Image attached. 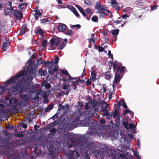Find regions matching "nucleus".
I'll return each instance as SVG.
<instances>
[{"mask_svg": "<svg viewBox=\"0 0 159 159\" xmlns=\"http://www.w3.org/2000/svg\"><path fill=\"white\" fill-rule=\"evenodd\" d=\"M59 130H49L50 133L47 136H40L37 138L36 140L42 146H47L49 152L52 154L55 153L56 148L53 145L60 143V142L56 138L55 134Z\"/></svg>", "mask_w": 159, "mask_h": 159, "instance_id": "f257e3e1", "label": "nucleus"}, {"mask_svg": "<svg viewBox=\"0 0 159 159\" xmlns=\"http://www.w3.org/2000/svg\"><path fill=\"white\" fill-rule=\"evenodd\" d=\"M74 134L72 133L67 132L64 137V140L67 141L68 146L70 148H74V149L77 150L78 149L80 150H84L87 147L86 143L85 136L83 135H79L76 139H74Z\"/></svg>", "mask_w": 159, "mask_h": 159, "instance_id": "f03ea898", "label": "nucleus"}, {"mask_svg": "<svg viewBox=\"0 0 159 159\" xmlns=\"http://www.w3.org/2000/svg\"><path fill=\"white\" fill-rule=\"evenodd\" d=\"M34 75L33 68H28L25 72L24 71L20 72L16 76L13 77L6 81L5 83L7 86L11 84H13L21 77H22V78L25 79L26 82L27 81H31L34 76Z\"/></svg>", "mask_w": 159, "mask_h": 159, "instance_id": "7ed1b4c3", "label": "nucleus"}, {"mask_svg": "<svg viewBox=\"0 0 159 159\" xmlns=\"http://www.w3.org/2000/svg\"><path fill=\"white\" fill-rule=\"evenodd\" d=\"M20 145V142L18 141L13 142L10 143H6L5 145L1 146L2 150L0 152L5 156L10 158L14 157L18 153V151L15 148Z\"/></svg>", "mask_w": 159, "mask_h": 159, "instance_id": "20e7f679", "label": "nucleus"}, {"mask_svg": "<svg viewBox=\"0 0 159 159\" xmlns=\"http://www.w3.org/2000/svg\"><path fill=\"white\" fill-rule=\"evenodd\" d=\"M121 130H92V131L89 132L90 135L95 136L97 135L101 136L111 137V139L114 140L118 137V131Z\"/></svg>", "mask_w": 159, "mask_h": 159, "instance_id": "39448f33", "label": "nucleus"}, {"mask_svg": "<svg viewBox=\"0 0 159 159\" xmlns=\"http://www.w3.org/2000/svg\"><path fill=\"white\" fill-rule=\"evenodd\" d=\"M25 79L21 78L19 79L14 86L8 89L12 90L14 92H15L19 91L20 96H21V94H23V91H27L28 89V87L25 84Z\"/></svg>", "mask_w": 159, "mask_h": 159, "instance_id": "423d86ee", "label": "nucleus"}, {"mask_svg": "<svg viewBox=\"0 0 159 159\" xmlns=\"http://www.w3.org/2000/svg\"><path fill=\"white\" fill-rule=\"evenodd\" d=\"M126 68L122 66V64L118 62L117 61H114L113 65V71L116 70L115 73L123 74L125 71Z\"/></svg>", "mask_w": 159, "mask_h": 159, "instance_id": "0eeeda50", "label": "nucleus"}, {"mask_svg": "<svg viewBox=\"0 0 159 159\" xmlns=\"http://www.w3.org/2000/svg\"><path fill=\"white\" fill-rule=\"evenodd\" d=\"M62 39L61 38L56 37L51 39L49 43V46L51 48V49L55 50L56 49V46L59 45Z\"/></svg>", "mask_w": 159, "mask_h": 159, "instance_id": "6e6552de", "label": "nucleus"}, {"mask_svg": "<svg viewBox=\"0 0 159 159\" xmlns=\"http://www.w3.org/2000/svg\"><path fill=\"white\" fill-rule=\"evenodd\" d=\"M122 125L126 129H135L136 125L133 123H129L126 119H123L121 120Z\"/></svg>", "mask_w": 159, "mask_h": 159, "instance_id": "1a4fd4ad", "label": "nucleus"}, {"mask_svg": "<svg viewBox=\"0 0 159 159\" xmlns=\"http://www.w3.org/2000/svg\"><path fill=\"white\" fill-rule=\"evenodd\" d=\"M84 126H88V129H101L100 126L94 121L91 122L88 120L87 123H85Z\"/></svg>", "mask_w": 159, "mask_h": 159, "instance_id": "9d476101", "label": "nucleus"}, {"mask_svg": "<svg viewBox=\"0 0 159 159\" xmlns=\"http://www.w3.org/2000/svg\"><path fill=\"white\" fill-rule=\"evenodd\" d=\"M102 151L103 153L106 154L109 157H111L112 159H114L116 158L115 155L113 153L112 150L110 149L108 146H104L102 148Z\"/></svg>", "mask_w": 159, "mask_h": 159, "instance_id": "9b49d317", "label": "nucleus"}, {"mask_svg": "<svg viewBox=\"0 0 159 159\" xmlns=\"http://www.w3.org/2000/svg\"><path fill=\"white\" fill-rule=\"evenodd\" d=\"M79 156V154L76 150L73 151L70 150L67 154L68 159H77V158Z\"/></svg>", "mask_w": 159, "mask_h": 159, "instance_id": "f8f14e48", "label": "nucleus"}, {"mask_svg": "<svg viewBox=\"0 0 159 159\" xmlns=\"http://www.w3.org/2000/svg\"><path fill=\"white\" fill-rule=\"evenodd\" d=\"M20 11L16 10H14L13 11L14 16L15 17L17 20H21L23 17V14Z\"/></svg>", "mask_w": 159, "mask_h": 159, "instance_id": "ddd939ff", "label": "nucleus"}, {"mask_svg": "<svg viewBox=\"0 0 159 159\" xmlns=\"http://www.w3.org/2000/svg\"><path fill=\"white\" fill-rule=\"evenodd\" d=\"M76 7L80 11V12L82 14V15L87 20H89L90 19V17L91 16L90 15L86 14L82 7L78 5H77Z\"/></svg>", "mask_w": 159, "mask_h": 159, "instance_id": "4468645a", "label": "nucleus"}, {"mask_svg": "<svg viewBox=\"0 0 159 159\" xmlns=\"http://www.w3.org/2000/svg\"><path fill=\"white\" fill-rule=\"evenodd\" d=\"M87 144V147H86L84 150L85 149V148L87 147H88V148L90 149L91 151H92L94 153H99V151L96 148H95V147H94V144L93 143H89V144H87Z\"/></svg>", "mask_w": 159, "mask_h": 159, "instance_id": "2eb2a0df", "label": "nucleus"}, {"mask_svg": "<svg viewBox=\"0 0 159 159\" xmlns=\"http://www.w3.org/2000/svg\"><path fill=\"white\" fill-rule=\"evenodd\" d=\"M24 131L19 132L17 133H16L14 135L15 137H18L19 138H22L24 137V134H28L29 133H30V132L32 131V130H29L28 131Z\"/></svg>", "mask_w": 159, "mask_h": 159, "instance_id": "dca6fc26", "label": "nucleus"}, {"mask_svg": "<svg viewBox=\"0 0 159 159\" xmlns=\"http://www.w3.org/2000/svg\"><path fill=\"white\" fill-rule=\"evenodd\" d=\"M80 115H78L76 118L70 123V125L71 126V127L74 128H76L77 127V122L80 120Z\"/></svg>", "mask_w": 159, "mask_h": 159, "instance_id": "f3484780", "label": "nucleus"}, {"mask_svg": "<svg viewBox=\"0 0 159 159\" xmlns=\"http://www.w3.org/2000/svg\"><path fill=\"white\" fill-rule=\"evenodd\" d=\"M27 24H24L22 26L21 30L20 32V34L21 35H22L24 34L27 31L28 29L27 27Z\"/></svg>", "mask_w": 159, "mask_h": 159, "instance_id": "a211bd4d", "label": "nucleus"}, {"mask_svg": "<svg viewBox=\"0 0 159 159\" xmlns=\"http://www.w3.org/2000/svg\"><path fill=\"white\" fill-rule=\"evenodd\" d=\"M122 77H121L120 74H117V73H115V76L114 77V84H117L118 83H119Z\"/></svg>", "mask_w": 159, "mask_h": 159, "instance_id": "6ab92c4d", "label": "nucleus"}, {"mask_svg": "<svg viewBox=\"0 0 159 159\" xmlns=\"http://www.w3.org/2000/svg\"><path fill=\"white\" fill-rule=\"evenodd\" d=\"M58 125V122L55 120L53 121L52 123L49 124L48 125V127H45L43 128L42 129L41 128L40 129H50L52 128L53 127H54L55 126L57 125Z\"/></svg>", "mask_w": 159, "mask_h": 159, "instance_id": "aec40b11", "label": "nucleus"}, {"mask_svg": "<svg viewBox=\"0 0 159 159\" xmlns=\"http://www.w3.org/2000/svg\"><path fill=\"white\" fill-rule=\"evenodd\" d=\"M41 87L44 86L46 89H48L51 87L50 84L47 83L46 80H44L41 84Z\"/></svg>", "mask_w": 159, "mask_h": 159, "instance_id": "412c9836", "label": "nucleus"}, {"mask_svg": "<svg viewBox=\"0 0 159 159\" xmlns=\"http://www.w3.org/2000/svg\"><path fill=\"white\" fill-rule=\"evenodd\" d=\"M35 33L39 35L40 36H43L44 35V32L42 29L40 27H37L36 29Z\"/></svg>", "mask_w": 159, "mask_h": 159, "instance_id": "4be33fe9", "label": "nucleus"}, {"mask_svg": "<svg viewBox=\"0 0 159 159\" xmlns=\"http://www.w3.org/2000/svg\"><path fill=\"white\" fill-rule=\"evenodd\" d=\"M10 43V41L9 40V39H7L6 42H4L2 44V49L4 51H5L6 50V48H7V46L8 44Z\"/></svg>", "mask_w": 159, "mask_h": 159, "instance_id": "5701e85b", "label": "nucleus"}, {"mask_svg": "<svg viewBox=\"0 0 159 159\" xmlns=\"http://www.w3.org/2000/svg\"><path fill=\"white\" fill-rule=\"evenodd\" d=\"M105 11H102V10H98L97 11L96 13L100 14L99 16V18H103L107 15V12Z\"/></svg>", "mask_w": 159, "mask_h": 159, "instance_id": "b1692460", "label": "nucleus"}, {"mask_svg": "<svg viewBox=\"0 0 159 159\" xmlns=\"http://www.w3.org/2000/svg\"><path fill=\"white\" fill-rule=\"evenodd\" d=\"M58 30L61 32L64 31L66 29V25L64 24H62L59 25L58 26Z\"/></svg>", "mask_w": 159, "mask_h": 159, "instance_id": "393cba45", "label": "nucleus"}, {"mask_svg": "<svg viewBox=\"0 0 159 159\" xmlns=\"http://www.w3.org/2000/svg\"><path fill=\"white\" fill-rule=\"evenodd\" d=\"M97 76V73L94 70H92L91 73L90 78L93 81H94L97 80L98 79L96 78Z\"/></svg>", "mask_w": 159, "mask_h": 159, "instance_id": "a878e982", "label": "nucleus"}, {"mask_svg": "<svg viewBox=\"0 0 159 159\" xmlns=\"http://www.w3.org/2000/svg\"><path fill=\"white\" fill-rule=\"evenodd\" d=\"M111 112L113 118H116V116L120 115L117 108H115L114 111H112Z\"/></svg>", "mask_w": 159, "mask_h": 159, "instance_id": "bb28decb", "label": "nucleus"}, {"mask_svg": "<svg viewBox=\"0 0 159 159\" xmlns=\"http://www.w3.org/2000/svg\"><path fill=\"white\" fill-rule=\"evenodd\" d=\"M71 11L73 12L74 14L78 17L80 18V16L78 13L76 9L73 6H71Z\"/></svg>", "mask_w": 159, "mask_h": 159, "instance_id": "cd10ccee", "label": "nucleus"}, {"mask_svg": "<svg viewBox=\"0 0 159 159\" xmlns=\"http://www.w3.org/2000/svg\"><path fill=\"white\" fill-rule=\"evenodd\" d=\"M27 5V3L26 2H25L23 3H19V6H18V7L19 9L22 11L24 7L25 6L26 7Z\"/></svg>", "mask_w": 159, "mask_h": 159, "instance_id": "c85d7f7f", "label": "nucleus"}, {"mask_svg": "<svg viewBox=\"0 0 159 159\" xmlns=\"http://www.w3.org/2000/svg\"><path fill=\"white\" fill-rule=\"evenodd\" d=\"M77 88V87L76 84H75V82L73 81L71 82V85L69 89V90H71L72 89L75 90Z\"/></svg>", "mask_w": 159, "mask_h": 159, "instance_id": "c756f323", "label": "nucleus"}, {"mask_svg": "<svg viewBox=\"0 0 159 159\" xmlns=\"http://www.w3.org/2000/svg\"><path fill=\"white\" fill-rule=\"evenodd\" d=\"M105 76L106 77V79L108 80H109L111 78V71L107 70L105 72Z\"/></svg>", "mask_w": 159, "mask_h": 159, "instance_id": "7c9ffc66", "label": "nucleus"}, {"mask_svg": "<svg viewBox=\"0 0 159 159\" xmlns=\"http://www.w3.org/2000/svg\"><path fill=\"white\" fill-rule=\"evenodd\" d=\"M116 119L115 120V121L116 122V127H117V128H118L119 127V123L120 122V116H116Z\"/></svg>", "mask_w": 159, "mask_h": 159, "instance_id": "2f4dec72", "label": "nucleus"}, {"mask_svg": "<svg viewBox=\"0 0 159 159\" xmlns=\"http://www.w3.org/2000/svg\"><path fill=\"white\" fill-rule=\"evenodd\" d=\"M125 130H122L120 131V135L121 137L124 139H126L127 137L126 134L125 133Z\"/></svg>", "mask_w": 159, "mask_h": 159, "instance_id": "473e14b6", "label": "nucleus"}, {"mask_svg": "<svg viewBox=\"0 0 159 159\" xmlns=\"http://www.w3.org/2000/svg\"><path fill=\"white\" fill-rule=\"evenodd\" d=\"M39 75H41L45 76L46 75L47 72L46 70H43L42 69H40L39 71Z\"/></svg>", "mask_w": 159, "mask_h": 159, "instance_id": "72a5a7b5", "label": "nucleus"}, {"mask_svg": "<svg viewBox=\"0 0 159 159\" xmlns=\"http://www.w3.org/2000/svg\"><path fill=\"white\" fill-rule=\"evenodd\" d=\"M78 105L77 106V108L79 110L81 109L84 106L83 102L78 101Z\"/></svg>", "mask_w": 159, "mask_h": 159, "instance_id": "f704fd0d", "label": "nucleus"}, {"mask_svg": "<svg viewBox=\"0 0 159 159\" xmlns=\"http://www.w3.org/2000/svg\"><path fill=\"white\" fill-rule=\"evenodd\" d=\"M119 30L118 29H116L111 31L112 34L113 35H117L119 33Z\"/></svg>", "mask_w": 159, "mask_h": 159, "instance_id": "c9c22d12", "label": "nucleus"}, {"mask_svg": "<svg viewBox=\"0 0 159 159\" xmlns=\"http://www.w3.org/2000/svg\"><path fill=\"white\" fill-rule=\"evenodd\" d=\"M94 48L96 49H97L99 52H102L104 51V48L101 46H95Z\"/></svg>", "mask_w": 159, "mask_h": 159, "instance_id": "e433bc0d", "label": "nucleus"}, {"mask_svg": "<svg viewBox=\"0 0 159 159\" xmlns=\"http://www.w3.org/2000/svg\"><path fill=\"white\" fill-rule=\"evenodd\" d=\"M34 152L35 153L38 154L39 155L40 154L42 153V151L40 149L38 150V147H35V149L34 150Z\"/></svg>", "mask_w": 159, "mask_h": 159, "instance_id": "4c0bfd02", "label": "nucleus"}, {"mask_svg": "<svg viewBox=\"0 0 159 159\" xmlns=\"http://www.w3.org/2000/svg\"><path fill=\"white\" fill-rule=\"evenodd\" d=\"M12 2L10 1H8L7 4H6V5H7L8 6L10 7V10L11 11H13L14 7L12 6Z\"/></svg>", "mask_w": 159, "mask_h": 159, "instance_id": "58836bf2", "label": "nucleus"}, {"mask_svg": "<svg viewBox=\"0 0 159 159\" xmlns=\"http://www.w3.org/2000/svg\"><path fill=\"white\" fill-rule=\"evenodd\" d=\"M91 39H89V42L92 41V42H93V43L94 44L95 43V39L94 38V34H91Z\"/></svg>", "mask_w": 159, "mask_h": 159, "instance_id": "ea45409f", "label": "nucleus"}, {"mask_svg": "<svg viewBox=\"0 0 159 159\" xmlns=\"http://www.w3.org/2000/svg\"><path fill=\"white\" fill-rule=\"evenodd\" d=\"M19 127H22L24 129H25L27 128V125L23 122H21L19 124Z\"/></svg>", "mask_w": 159, "mask_h": 159, "instance_id": "a19ab883", "label": "nucleus"}, {"mask_svg": "<svg viewBox=\"0 0 159 159\" xmlns=\"http://www.w3.org/2000/svg\"><path fill=\"white\" fill-rule=\"evenodd\" d=\"M99 3L100 2H97V4L95 8L96 9L98 10H101V5L99 4Z\"/></svg>", "mask_w": 159, "mask_h": 159, "instance_id": "79ce46f5", "label": "nucleus"}, {"mask_svg": "<svg viewBox=\"0 0 159 159\" xmlns=\"http://www.w3.org/2000/svg\"><path fill=\"white\" fill-rule=\"evenodd\" d=\"M92 20L95 22H96L98 20V18L97 16H93L91 18Z\"/></svg>", "mask_w": 159, "mask_h": 159, "instance_id": "37998d69", "label": "nucleus"}, {"mask_svg": "<svg viewBox=\"0 0 159 159\" xmlns=\"http://www.w3.org/2000/svg\"><path fill=\"white\" fill-rule=\"evenodd\" d=\"M73 31L71 30H67L65 33V34L68 35H71L72 34Z\"/></svg>", "mask_w": 159, "mask_h": 159, "instance_id": "c03bdc74", "label": "nucleus"}, {"mask_svg": "<svg viewBox=\"0 0 159 159\" xmlns=\"http://www.w3.org/2000/svg\"><path fill=\"white\" fill-rule=\"evenodd\" d=\"M108 106V105L106 104L105 106L102 107L101 108L102 111H108V110L107 109Z\"/></svg>", "mask_w": 159, "mask_h": 159, "instance_id": "a18cd8bd", "label": "nucleus"}, {"mask_svg": "<svg viewBox=\"0 0 159 159\" xmlns=\"http://www.w3.org/2000/svg\"><path fill=\"white\" fill-rule=\"evenodd\" d=\"M47 43V40L44 39L43 40L42 46L43 48H45L46 46V44Z\"/></svg>", "mask_w": 159, "mask_h": 159, "instance_id": "49530a36", "label": "nucleus"}, {"mask_svg": "<svg viewBox=\"0 0 159 159\" xmlns=\"http://www.w3.org/2000/svg\"><path fill=\"white\" fill-rule=\"evenodd\" d=\"M134 154L136 156L138 159H140L141 157L139 154V153L137 151H135L134 152Z\"/></svg>", "mask_w": 159, "mask_h": 159, "instance_id": "de8ad7c7", "label": "nucleus"}, {"mask_svg": "<svg viewBox=\"0 0 159 159\" xmlns=\"http://www.w3.org/2000/svg\"><path fill=\"white\" fill-rule=\"evenodd\" d=\"M66 43L63 42L61 45L59 46V48L60 50H62L66 46Z\"/></svg>", "mask_w": 159, "mask_h": 159, "instance_id": "09e8293b", "label": "nucleus"}, {"mask_svg": "<svg viewBox=\"0 0 159 159\" xmlns=\"http://www.w3.org/2000/svg\"><path fill=\"white\" fill-rule=\"evenodd\" d=\"M106 116L107 119H111L112 117H113V116H112V115L111 112V113H110L109 112H108Z\"/></svg>", "mask_w": 159, "mask_h": 159, "instance_id": "8fccbe9b", "label": "nucleus"}, {"mask_svg": "<svg viewBox=\"0 0 159 159\" xmlns=\"http://www.w3.org/2000/svg\"><path fill=\"white\" fill-rule=\"evenodd\" d=\"M61 72L62 74H63L66 75H70L68 73V72L67 70H61Z\"/></svg>", "mask_w": 159, "mask_h": 159, "instance_id": "3c124183", "label": "nucleus"}, {"mask_svg": "<svg viewBox=\"0 0 159 159\" xmlns=\"http://www.w3.org/2000/svg\"><path fill=\"white\" fill-rule=\"evenodd\" d=\"M91 79L90 78L87 80L86 82V84L87 85H90L92 83V81L91 80Z\"/></svg>", "mask_w": 159, "mask_h": 159, "instance_id": "603ef678", "label": "nucleus"}, {"mask_svg": "<svg viewBox=\"0 0 159 159\" xmlns=\"http://www.w3.org/2000/svg\"><path fill=\"white\" fill-rule=\"evenodd\" d=\"M129 112H130V110L129 109H127L126 110H125L123 113V116H125L127 114L129 113Z\"/></svg>", "mask_w": 159, "mask_h": 159, "instance_id": "864d4df0", "label": "nucleus"}, {"mask_svg": "<svg viewBox=\"0 0 159 159\" xmlns=\"http://www.w3.org/2000/svg\"><path fill=\"white\" fill-rule=\"evenodd\" d=\"M59 108L58 109V111H61V109L62 110H64L65 109V107L62 106L61 104H60L58 105Z\"/></svg>", "mask_w": 159, "mask_h": 159, "instance_id": "5fc2aeb1", "label": "nucleus"}, {"mask_svg": "<svg viewBox=\"0 0 159 159\" xmlns=\"http://www.w3.org/2000/svg\"><path fill=\"white\" fill-rule=\"evenodd\" d=\"M34 15H36L39 16H41L42 15V13H41L39 10H36Z\"/></svg>", "mask_w": 159, "mask_h": 159, "instance_id": "6e6d98bb", "label": "nucleus"}, {"mask_svg": "<svg viewBox=\"0 0 159 159\" xmlns=\"http://www.w3.org/2000/svg\"><path fill=\"white\" fill-rule=\"evenodd\" d=\"M119 156L122 159L124 158L125 159H127V158L126 155L123 154H120L119 155Z\"/></svg>", "mask_w": 159, "mask_h": 159, "instance_id": "4d7b16f0", "label": "nucleus"}, {"mask_svg": "<svg viewBox=\"0 0 159 159\" xmlns=\"http://www.w3.org/2000/svg\"><path fill=\"white\" fill-rule=\"evenodd\" d=\"M108 57H109L111 58V60H113V55L112 54H111V51L110 50H109L108 51Z\"/></svg>", "mask_w": 159, "mask_h": 159, "instance_id": "13d9d810", "label": "nucleus"}, {"mask_svg": "<svg viewBox=\"0 0 159 159\" xmlns=\"http://www.w3.org/2000/svg\"><path fill=\"white\" fill-rule=\"evenodd\" d=\"M30 116H31L30 115H28L26 117V118H27L26 120L29 122H31V121H32V120L30 118Z\"/></svg>", "mask_w": 159, "mask_h": 159, "instance_id": "bf43d9fd", "label": "nucleus"}, {"mask_svg": "<svg viewBox=\"0 0 159 159\" xmlns=\"http://www.w3.org/2000/svg\"><path fill=\"white\" fill-rule=\"evenodd\" d=\"M48 22H49V20L46 18H43L41 20V22L42 23H44Z\"/></svg>", "mask_w": 159, "mask_h": 159, "instance_id": "052dcab7", "label": "nucleus"}, {"mask_svg": "<svg viewBox=\"0 0 159 159\" xmlns=\"http://www.w3.org/2000/svg\"><path fill=\"white\" fill-rule=\"evenodd\" d=\"M80 27L81 25H80L77 24L72 25L71 28L72 29H73L74 27H76L78 29H79L80 28Z\"/></svg>", "mask_w": 159, "mask_h": 159, "instance_id": "680f3d73", "label": "nucleus"}, {"mask_svg": "<svg viewBox=\"0 0 159 159\" xmlns=\"http://www.w3.org/2000/svg\"><path fill=\"white\" fill-rule=\"evenodd\" d=\"M52 65L50 63V62L48 61L47 63V65H46V66L48 67V69H51Z\"/></svg>", "mask_w": 159, "mask_h": 159, "instance_id": "e2e57ef3", "label": "nucleus"}, {"mask_svg": "<svg viewBox=\"0 0 159 159\" xmlns=\"http://www.w3.org/2000/svg\"><path fill=\"white\" fill-rule=\"evenodd\" d=\"M20 104L18 102L16 104H15V105H11V106L14 109L16 108L18 106L20 105Z\"/></svg>", "mask_w": 159, "mask_h": 159, "instance_id": "0e129e2a", "label": "nucleus"}, {"mask_svg": "<svg viewBox=\"0 0 159 159\" xmlns=\"http://www.w3.org/2000/svg\"><path fill=\"white\" fill-rule=\"evenodd\" d=\"M85 3L87 5H92V2L91 1H89V0L85 1Z\"/></svg>", "mask_w": 159, "mask_h": 159, "instance_id": "69168bd1", "label": "nucleus"}, {"mask_svg": "<svg viewBox=\"0 0 159 159\" xmlns=\"http://www.w3.org/2000/svg\"><path fill=\"white\" fill-rule=\"evenodd\" d=\"M124 101L123 100H121L119 101V102H118L117 103V106H118L119 107L121 105H122Z\"/></svg>", "mask_w": 159, "mask_h": 159, "instance_id": "338daca9", "label": "nucleus"}, {"mask_svg": "<svg viewBox=\"0 0 159 159\" xmlns=\"http://www.w3.org/2000/svg\"><path fill=\"white\" fill-rule=\"evenodd\" d=\"M91 9L89 8H87L85 10L86 12L89 15H90V13H91Z\"/></svg>", "mask_w": 159, "mask_h": 159, "instance_id": "774afa93", "label": "nucleus"}]
</instances>
